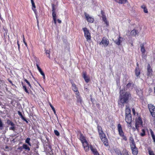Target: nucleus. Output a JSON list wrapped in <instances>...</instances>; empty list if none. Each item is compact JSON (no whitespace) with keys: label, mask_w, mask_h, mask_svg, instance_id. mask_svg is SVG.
<instances>
[{"label":"nucleus","mask_w":155,"mask_h":155,"mask_svg":"<svg viewBox=\"0 0 155 155\" xmlns=\"http://www.w3.org/2000/svg\"><path fill=\"white\" fill-rule=\"evenodd\" d=\"M122 38L121 37L119 36L117 40H116L114 42L117 45H120L121 43L122 42V41L121 39Z\"/></svg>","instance_id":"4be33fe9"},{"label":"nucleus","mask_w":155,"mask_h":155,"mask_svg":"<svg viewBox=\"0 0 155 155\" xmlns=\"http://www.w3.org/2000/svg\"><path fill=\"white\" fill-rule=\"evenodd\" d=\"M39 72H40V73H41V72H42L43 71L41 69V70H39Z\"/></svg>","instance_id":"69168bd1"},{"label":"nucleus","mask_w":155,"mask_h":155,"mask_svg":"<svg viewBox=\"0 0 155 155\" xmlns=\"http://www.w3.org/2000/svg\"><path fill=\"white\" fill-rule=\"evenodd\" d=\"M115 2L120 4H124L127 2V0H114Z\"/></svg>","instance_id":"aec40b11"},{"label":"nucleus","mask_w":155,"mask_h":155,"mask_svg":"<svg viewBox=\"0 0 155 155\" xmlns=\"http://www.w3.org/2000/svg\"><path fill=\"white\" fill-rule=\"evenodd\" d=\"M148 108L152 117L155 118V107L151 104L148 105Z\"/></svg>","instance_id":"0eeeda50"},{"label":"nucleus","mask_w":155,"mask_h":155,"mask_svg":"<svg viewBox=\"0 0 155 155\" xmlns=\"http://www.w3.org/2000/svg\"><path fill=\"white\" fill-rule=\"evenodd\" d=\"M18 115L21 117V119L24 120V121H25L26 123H28V121L26 119L25 117L22 115L20 111H18Z\"/></svg>","instance_id":"412c9836"},{"label":"nucleus","mask_w":155,"mask_h":155,"mask_svg":"<svg viewBox=\"0 0 155 155\" xmlns=\"http://www.w3.org/2000/svg\"><path fill=\"white\" fill-rule=\"evenodd\" d=\"M17 45L18 46V49L19 50V51H20V44L19 43V40L18 39L17 40Z\"/></svg>","instance_id":"49530a36"},{"label":"nucleus","mask_w":155,"mask_h":155,"mask_svg":"<svg viewBox=\"0 0 155 155\" xmlns=\"http://www.w3.org/2000/svg\"><path fill=\"white\" fill-rule=\"evenodd\" d=\"M150 131L153 140V141L155 143V135H154L153 132L151 129H150Z\"/></svg>","instance_id":"bb28decb"},{"label":"nucleus","mask_w":155,"mask_h":155,"mask_svg":"<svg viewBox=\"0 0 155 155\" xmlns=\"http://www.w3.org/2000/svg\"><path fill=\"white\" fill-rule=\"evenodd\" d=\"M25 45L27 47V44L26 42H24V43Z\"/></svg>","instance_id":"680f3d73"},{"label":"nucleus","mask_w":155,"mask_h":155,"mask_svg":"<svg viewBox=\"0 0 155 155\" xmlns=\"http://www.w3.org/2000/svg\"><path fill=\"white\" fill-rule=\"evenodd\" d=\"M54 112V114H55V115H56V111L55 110H54V111H53Z\"/></svg>","instance_id":"0e129e2a"},{"label":"nucleus","mask_w":155,"mask_h":155,"mask_svg":"<svg viewBox=\"0 0 155 155\" xmlns=\"http://www.w3.org/2000/svg\"><path fill=\"white\" fill-rule=\"evenodd\" d=\"M25 38L24 35H23V39Z\"/></svg>","instance_id":"774afa93"},{"label":"nucleus","mask_w":155,"mask_h":155,"mask_svg":"<svg viewBox=\"0 0 155 155\" xmlns=\"http://www.w3.org/2000/svg\"><path fill=\"white\" fill-rule=\"evenodd\" d=\"M140 70L139 67H137L135 70V74L137 77L140 74Z\"/></svg>","instance_id":"6ab92c4d"},{"label":"nucleus","mask_w":155,"mask_h":155,"mask_svg":"<svg viewBox=\"0 0 155 155\" xmlns=\"http://www.w3.org/2000/svg\"><path fill=\"white\" fill-rule=\"evenodd\" d=\"M132 111L134 115H135L136 114L135 110L134 108H132Z\"/></svg>","instance_id":"864d4df0"},{"label":"nucleus","mask_w":155,"mask_h":155,"mask_svg":"<svg viewBox=\"0 0 155 155\" xmlns=\"http://www.w3.org/2000/svg\"><path fill=\"white\" fill-rule=\"evenodd\" d=\"M22 146L23 149H25V150H27L28 151L30 150V147L27 144H23Z\"/></svg>","instance_id":"c85d7f7f"},{"label":"nucleus","mask_w":155,"mask_h":155,"mask_svg":"<svg viewBox=\"0 0 155 155\" xmlns=\"http://www.w3.org/2000/svg\"><path fill=\"white\" fill-rule=\"evenodd\" d=\"M97 128L98 133L103 132L102 127L97 123Z\"/></svg>","instance_id":"393cba45"},{"label":"nucleus","mask_w":155,"mask_h":155,"mask_svg":"<svg viewBox=\"0 0 155 155\" xmlns=\"http://www.w3.org/2000/svg\"><path fill=\"white\" fill-rule=\"evenodd\" d=\"M84 14L86 20L87 22L91 23H92L94 22V19L93 18L90 16L86 12H85Z\"/></svg>","instance_id":"1a4fd4ad"},{"label":"nucleus","mask_w":155,"mask_h":155,"mask_svg":"<svg viewBox=\"0 0 155 155\" xmlns=\"http://www.w3.org/2000/svg\"><path fill=\"white\" fill-rule=\"evenodd\" d=\"M101 14L102 16V20L106 25V26L108 27L109 26V23L108 21L107 20L106 16L104 14V12L102 10L101 11Z\"/></svg>","instance_id":"9d476101"},{"label":"nucleus","mask_w":155,"mask_h":155,"mask_svg":"<svg viewBox=\"0 0 155 155\" xmlns=\"http://www.w3.org/2000/svg\"><path fill=\"white\" fill-rule=\"evenodd\" d=\"M40 74L42 75H43L45 74L43 72V71L41 72V73H40Z\"/></svg>","instance_id":"052dcab7"},{"label":"nucleus","mask_w":155,"mask_h":155,"mask_svg":"<svg viewBox=\"0 0 155 155\" xmlns=\"http://www.w3.org/2000/svg\"><path fill=\"white\" fill-rule=\"evenodd\" d=\"M83 77L86 83H87L90 81V78L87 76L86 72L83 73Z\"/></svg>","instance_id":"a211bd4d"},{"label":"nucleus","mask_w":155,"mask_h":155,"mask_svg":"<svg viewBox=\"0 0 155 155\" xmlns=\"http://www.w3.org/2000/svg\"><path fill=\"white\" fill-rule=\"evenodd\" d=\"M31 3L32 5V8H36V6L35 5V4L34 2L33 1V0H31Z\"/></svg>","instance_id":"e433bc0d"},{"label":"nucleus","mask_w":155,"mask_h":155,"mask_svg":"<svg viewBox=\"0 0 155 155\" xmlns=\"http://www.w3.org/2000/svg\"><path fill=\"white\" fill-rule=\"evenodd\" d=\"M135 128L134 127L133 128L134 129V130H135L136 129L137 131H139V127L141 126H143V122L141 117L139 116L136 117L135 118Z\"/></svg>","instance_id":"7ed1b4c3"},{"label":"nucleus","mask_w":155,"mask_h":155,"mask_svg":"<svg viewBox=\"0 0 155 155\" xmlns=\"http://www.w3.org/2000/svg\"><path fill=\"white\" fill-rule=\"evenodd\" d=\"M109 43L108 40L104 37L103 38L101 41L99 43V45H103L104 47H107L109 45Z\"/></svg>","instance_id":"6e6552de"},{"label":"nucleus","mask_w":155,"mask_h":155,"mask_svg":"<svg viewBox=\"0 0 155 155\" xmlns=\"http://www.w3.org/2000/svg\"><path fill=\"white\" fill-rule=\"evenodd\" d=\"M54 133L57 136H59L60 135L59 132L57 130H54Z\"/></svg>","instance_id":"58836bf2"},{"label":"nucleus","mask_w":155,"mask_h":155,"mask_svg":"<svg viewBox=\"0 0 155 155\" xmlns=\"http://www.w3.org/2000/svg\"><path fill=\"white\" fill-rule=\"evenodd\" d=\"M139 32L137 30L134 29L132 30L130 33V36H135L136 35H138Z\"/></svg>","instance_id":"4468645a"},{"label":"nucleus","mask_w":155,"mask_h":155,"mask_svg":"<svg viewBox=\"0 0 155 155\" xmlns=\"http://www.w3.org/2000/svg\"><path fill=\"white\" fill-rule=\"evenodd\" d=\"M120 93L118 104L121 107H123L124 106V104L125 103H127L129 99L131 98V95L128 92H122L120 91Z\"/></svg>","instance_id":"f03ea898"},{"label":"nucleus","mask_w":155,"mask_h":155,"mask_svg":"<svg viewBox=\"0 0 155 155\" xmlns=\"http://www.w3.org/2000/svg\"><path fill=\"white\" fill-rule=\"evenodd\" d=\"M49 105H50V107H53V106L51 104V103L49 102Z\"/></svg>","instance_id":"13d9d810"},{"label":"nucleus","mask_w":155,"mask_h":155,"mask_svg":"<svg viewBox=\"0 0 155 155\" xmlns=\"http://www.w3.org/2000/svg\"><path fill=\"white\" fill-rule=\"evenodd\" d=\"M149 155H155L153 151L150 150L149 151Z\"/></svg>","instance_id":"a19ab883"},{"label":"nucleus","mask_w":155,"mask_h":155,"mask_svg":"<svg viewBox=\"0 0 155 155\" xmlns=\"http://www.w3.org/2000/svg\"><path fill=\"white\" fill-rule=\"evenodd\" d=\"M132 83H129L126 85V87L127 88H129L131 87V85H132Z\"/></svg>","instance_id":"79ce46f5"},{"label":"nucleus","mask_w":155,"mask_h":155,"mask_svg":"<svg viewBox=\"0 0 155 155\" xmlns=\"http://www.w3.org/2000/svg\"><path fill=\"white\" fill-rule=\"evenodd\" d=\"M24 81L25 82H26L28 84V86L30 87H31V85L30 83L27 79H25Z\"/></svg>","instance_id":"ea45409f"},{"label":"nucleus","mask_w":155,"mask_h":155,"mask_svg":"<svg viewBox=\"0 0 155 155\" xmlns=\"http://www.w3.org/2000/svg\"><path fill=\"white\" fill-rule=\"evenodd\" d=\"M30 138L28 137L26 140L25 142L26 143H28L29 146H31V145L30 142Z\"/></svg>","instance_id":"72a5a7b5"},{"label":"nucleus","mask_w":155,"mask_h":155,"mask_svg":"<svg viewBox=\"0 0 155 155\" xmlns=\"http://www.w3.org/2000/svg\"><path fill=\"white\" fill-rule=\"evenodd\" d=\"M23 42L24 43V42H26V41H25V38L23 39Z\"/></svg>","instance_id":"e2e57ef3"},{"label":"nucleus","mask_w":155,"mask_h":155,"mask_svg":"<svg viewBox=\"0 0 155 155\" xmlns=\"http://www.w3.org/2000/svg\"><path fill=\"white\" fill-rule=\"evenodd\" d=\"M57 21H58V22L59 23V24H60V23H61V21L59 19H57Z\"/></svg>","instance_id":"6e6d98bb"},{"label":"nucleus","mask_w":155,"mask_h":155,"mask_svg":"<svg viewBox=\"0 0 155 155\" xmlns=\"http://www.w3.org/2000/svg\"><path fill=\"white\" fill-rule=\"evenodd\" d=\"M131 114L130 113V110L129 106H126L125 109V115Z\"/></svg>","instance_id":"5701e85b"},{"label":"nucleus","mask_w":155,"mask_h":155,"mask_svg":"<svg viewBox=\"0 0 155 155\" xmlns=\"http://www.w3.org/2000/svg\"><path fill=\"white\" fill-rule=\"evenodd\" d=\"M137 67H139V64H138V63H137Z\"/></svg>","instance_id":"338daca9"},{"label":"nucleus","mask_w":155,"mask_h":155,"mask_svg":"<svg viewBox=\"0 0 155 155\" xmlns=\"http://www.w3.org/2000/svg\"><path fill=\"white\" fill-rule=\"evenodd\" d=\"M36 65L37 68L38 70V71L41 70V69L39 67V66L38 65V64L36 63Z\"/></svg>","instance_id":"8fccbe9b"},{"label":"nucleus","mask_w":155,"mask_h":155,"mask_svg":"<svg viewBox=\"0 0 155 155\" xmlns=\"http://www.w3.org/2000/svg\"><path fill=\"white\" fill-rule=\"evenodd\" d=\"M55 5L53 4L52 5V16L54 24L55 25H56L57 24V16L56 12L55 11Z\"/></svg>","instance_id":"423d86ee"},{"label":"nucleus","mask_w":155,"mask_h":155,"mask_svg":"<svg viewBox=\"0 0 155 155\" xmlns=\"http://www.w3.org/2000/svg\"><path fill=\"white\" fill-rule=\"evenodd\" d=\"M125 120L126 122H132V117L131 114L125 115Z\"/></svg>","instance_id":"f3484780"},{"label":"nucleus","mask_w":155,"mask_h":155,"mask_svg":"<svg viewBox=\"0 0 155 155\" xmlns=\"http://www.w3.org/2000/svg\"><path fill=\"white\" fill-rule=\"evenodd\" d=\"M75 94L77 95L76 97L77 98V103L80 104H82V100L81 97L80 96L79 92H78V93H76Z\"/></svg>","instance_id":"ddd939ff"},{"label":"nucleus","mask_w":155,"mask_h":155,"mask_svg":"<svg viewBox=\"0 0 155 155\" xmlns=\"http://www.w3.org/2000/svg\"><path fill=\"white\" fill-rule=\"evenodd\" d=\"M153 70L150 64H148L147 66V75L148 77H151L152 75Z\"/></svg>","instance_id":"9b49d317"},{"label":"nucleus","mask_w":155,"mask_h":155,"mask_svg":"<svg viewBox=\"0 0 155 155\" xmlns=\"http://www.w3.org/2000/svg\"><path fill=\"white\" fill-rule=\"evenodd\" d=\"M116 152L118 155H122V153L120 150H118L116 151Z\"/></svg>","instance_id":"37998d69"},{"label":"nucleus","mask_w":155,"mask_h":155,"mask_svg":"<svg viewBox=\"0 0 155 155\" xmlns=\"http://www.w3.org/2000/svg\"><path fill=\"white\" fill-rule=\"evenodd\" d=\"M71 84H72V89L73 91L74 92H76V93H78V92H79L78 91V87L74 82L73 81L71 82Z\"/></svg>","instance_id":"2eb2a0df"},{"label":"nucleus","mask_w":155,"mask_h":155,"mask_svg":"<svg viewBox=\"0 0 155 155\" xmlns=\"http://www.w3.org/2000/svg\"><path fill=\"white\" fill-rule=\"evenodd\" d=\"M122 155H130V154L128 151L126 149H124L122 151Z\"/></svg>","instance_id":"b1692460"},{"label":"nucleus","mask_w":155,"mask_h":155,"mask_svg":"<svg viewBox=\"0 0 155 155\" xmlns=\"http://www.w3.org/2000/svg\"><path fill=\"white\" fill-rule=\"evenodd\" d=\"M9 130H15V125L13 126H12L11 127H9Z\"/></svg>","instance_id":"c03bdc74"},{"label":"nucleus","mask_w":155,"mask_h":155,"mask_svg":"<svg viewBox=\"0 0 155 155\" xmlns=\"http://www.w3.org/2000/svg\"><path fill=\"white\" fill-rule=\"evenodd\" d=\"M32 10L34 12L35 15H37V13H36V9H35V8H32Z\"/></svg>","instance_id":"5fc2aeb1"},{"label":"nucleus","mask_w":155,"mask_h":155,"mask_svg":"<svg viewBox=\"0 0 155 155\" xmlns=\"http://www.w3.org/2000/svg\"><path fill=\"white\" fill-rule=\"evenodd\" d=\"M8 81H9V82L12 85V86H13L14 85V84L12 83V81L10 80L9 79H8Z\"/></svg>","instance_id":"603ef678"},{"label":"nucleus","mask_w":155,"mask_h":155,"mask_svg":"<svg viewBox=\"0 0 155 155\" xmlns=\"http://www.w3.org/2000/svg\"><path fill=\"white\" fill-rule=\"evenodd\" d=\"M36 65L37 68L38 70V71L41 70V69L39 67V66L38 65V64L36 63Z\"/></svg>","instance_id":"3c124183"},{"label":"nucleus","mask_w":155,"mask_h":155,"mask_svg":"<svg viewBox=\"0 0 155 155\" xmlns=\"http://www.w3.org/2000/svg\"><path fill=\"white\" fill-rule=\"evenodd\" d=\"M43 76V79H44L45 80V74H44L43 75H42Z\"/></svg>","instance_id":"4d7b16f0"},{"label":"nucleus","mask_w":155,"mask_h":155,"mask_svg":"<svg viewBox=\"0 0 155 155\" xmlns=\"http://www.w3.org/2000/svg\"><path fill=\"white\" fill-rule=\"evenodd\" d=\"M36 65L37 68L38 70V71L41 70V69L39 67V66L38 65V64L36 63Z\"/></svg>","instance_id":"09e8293b"},{"label":"nucleus","mask_w":155,"mask_h":155,"mask_svg":"<svg viewBox=\"0 0 155 155\" xmlns=\"http://www.w3.org/2000/svg\"><path fill=\"white\" fill-rule=\"evenodd\" d=\"M23 88L24 90L27 93H28V94H29V93L28 89H27L25 85H24L23 86Z\"/></svg>","instance_id":"f704fd0d"},{"label":"nucleus","mask_w":155,"mask_h":155,"mask_svg":"<svg viewBox=\"0 0 155 155\" xmlns=\"http://www.w3.org/2000/svg\"><path fill=\"white\" fill-rule=\"evenodd\" d=\"M82 30L84 31V37L86 39L87 41L89 42L91 40V34L89 30L86 27L83 28Z\"/></svg>","instance_id":"39448f33"},{"label":"nucleus","mask_w":155,"mask_h":155,"mask_svg":"<svg viewBox=\"0 0 155 155\" xmlns=\"http://www.w3.org/2000/svg\"><path fill=\"white\" fill-rule=\"evenodd\" d=\"M141 51L142 54H144L145 52L146 51L144 47V45L142 44L141 45Z\"/></svg>","instance_id":"a878e982"},{"label":"nucleus","mask_w":155,"mask_h":155,"mask_svg":"<svg viewBox=\"0 0 155 155\" xmlns=\"http://www.w3.org/2000/svg\"><path fill=\"white\" fill-rule=\"evenodd\" d=\"M130 140L131 141V143L130 144V146L136 145L134 140L133 138H131Z\"/></svg>","instance_id":"c9c22d12"},{"label":"nucleus","mask_w":155,"mask_h":155,"mask_svg":"<svg viewBox=\"0 0 155 155\" xmlns=\"http://www.w3.org/2000/svg\"><path fill=\"white\" fill-rule=\"evenodd\" d=\"M98 134L100 139L106 137L105 134L103 132H100L99 133H98Z\"/></svg>","instance_id":"c756f323"},{"label":"nucleus","mask_w":155,"mask_h":155,"mask_svg":"<svg viewBox=\"0 0 155 155\" xmlns=\"http://www.w3.org/2000/svg\"><path fill=\"white\" fill-rule=\"evenodd\" d=\"M141 7L143 9V11L145 13H147L148 11L147 8L146 6L145 5H143L141 6Z\"/></svg>","instance_id":"cd10ccee"},{"label":"nucleus","mask_w":155,"mask_h":155,"mask_svg":"<svg viewBox=\"0 0 155 155\" xmlns=\"http://www.w3.org/2000/svg\"><path fill=\"white\" fill-rule=\"evenodd\" d=\"M36 65L37 68L38 70V71L41 70V69L39 67V66L38 65V64L36 63Z\"/></svg>","instance_id":"de8ad7c7"},{"label":"nucleus","mask_w":155,"mask_h":155,"mask_svg":"<svg viewBox=\"0 0 155 155\" xmlns=\"http://www.w3.org/2000/svg\"><path fill=\"white\" fill-rule=\"evenodd\" d=\"M142 132L140 133V135L141 137H144L146 135V131L144 129H142L141 130Z\"/></svg>","instance_id":"7c9ffc66"},{"label":"nucleus","mask_w":155,"mask_h":155,"mask_svg":"<svg viewBox=\"0 0 155 155\" xmlns=\"http://www.w3.org/2000/svg\"><path fill=\"white\" fill-rule=\"evenodd\" d=\"M50 51L48 50H45V53L46 54V55L47 57L49 58H50Z\"/></svg>","instance_id":"2f4dec72"},{"label":"nucleus","mask_w":155,"mask_h":155,"mask_svg":"<svg viewBox=\"0 0 155 155\" xmlns=\"http://www.w3.org/2000/svg\"><path fill=\"white\" fill-rule=\"evenodd\" d=\"M130 146L133 154L134 155H137L138 153V149L136 147V145Z\"/></svg>","instance_id":"f8f14e48"},{"label":"nucleus","mask_w":155,"mask_h":155,"mask_svg":"<svg viewBox=\"0 0 155 155\" xmlns=\"http://www.w3.org/2000/svg\"><path fill=\"white\" fill-rule=\"evenodd\" d=\"M117 128L119 135L120 137H122L121 140L127 141V138L124 135V133L123 130L120 124H118Z\"/></svg>","instance_id":"20e7f679"},{"label":"nucleus","mask_w":155,"mask_h":155,"mask_svg":"<svg viewBox=\"0 0 155 155\" xmlns=\"http://www.w3.org/2000/svg\"><path fill=\"white\" fill-rule=\"evenodd\" d=\"M7 123L8 124L10 125L11 126H13L15 125V124L13 123L11 120H7Z\"/></svg>","instance_id":"473e14b6"},{"label":"nucleus","mask_w":155,"mask_h":155,"mask_svg":"<svg viewBox=\"0 0 155 155\" xmlns=\"http://www.w3.org/2000/svg\"><path fill=\"white\" fill-rule=\"evenodd\" d=\"M79 139L81 141L84 150L85 152L89 150V148L94 155H100L99 153L96 148H94L91 145H89L88 143L86 140L85 137L81 133Z\"/></svg>","instance_id":"f257e3e1"},{"label":"nucleus","mask_w":155,"mask_h":155,"mask_svg":"<svg viewBox=\"0 0 155 155\" xmlns=\"http://www.w3.org/2000/svg\"><path fill=\"white\" fill-rule=\"evenodd\" d=\"M23 149V146L18 147V150H20V151H21Z\"/></svg>","instance_id":"a18cd8bd"},{"label":"nucleus","mask_w":155,"mask_h":155,"mask_svg":"<svg viewBox=\"0 0 155 155\" xmlns=\"http://www.w3.org/2000/svg\"><path fill=\"white\" fill-rule=\"evenodd\" d=\"M51 108L53 111L55 110V108L53 106V107H51Z\"/></svg>","instance_id":"bf43d9fd"},{"label":"nucleus","mask_w":155,"mask_h":155,"mask_svg":"<svg viewBox=\"0 0 155 155\" xmlns=\"http://www.w3.org/2000/svg\"><path fill=\"white\" fill-rule=\"evenodd\" d=\"M101 139L105 146L107 147L109 145L108 140L106 137L102 138Z\"/></svg>","instance_id":"dca6fc26"},{"label":"nucleus","mask_w":155,"mask_h":155,"mask_svg":"<svg viewBox=\"0 0 155 155\" xmlns=\"http://www.w3.org/2000/svg\"><path fill=\"white\" fill-rule=\"evenodd\" d=\"M127 123V126L128 128L129 129H130L131 127V122H126Z\"/></svg>","instance_id":"4c0bfd02"}]
</instances>
